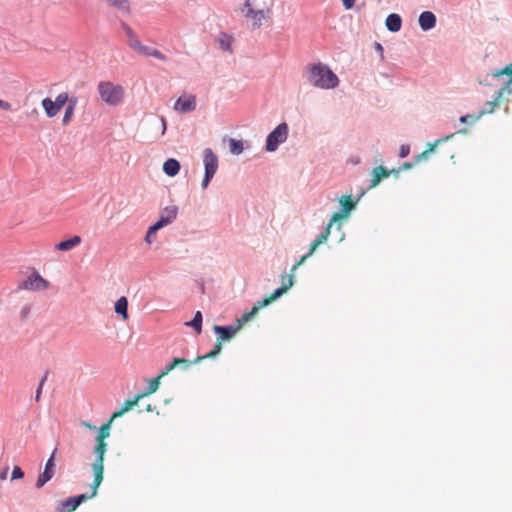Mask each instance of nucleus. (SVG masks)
<instances>
[{
  "label": "nucleus",
  "mask_w": 512,
  "mask_h": 512,
  "mask_svg": "<svg viewBox=\"0 0 512 512\" xmlns=\"http://www.w3.org/2000/svg\"><path fill=\"white\" fill-rule=\"evenodd\" d=\"M305 74L308 83L316 88L328 90L339 85L338 76L322 62L308 65L305 68Z\"/></svg>",
  "instance_id": "f257e3e1"
},
{
  "label": "nucleus",
  "mask_w": 512,
  "mask_h": 512,
  "mask_svg": "<svg viewBox=\"0 0 512 512\" xmlns=\"http://www.w3.org/2000/svg\"><path fill=\"white\" fill-rule=\"evenodd\" d=\"M107 451V443L103 440L96 439V444L94 447V453L96 454V459L92 464V470L94 473V481L91 486V496H96L97 489L103 481V471H104V455Z\"/></svg>",
  "instance_id": "f03ea898"
},
{
  "label": "nucleus",
  "mask_w": 512,
  "mask_h": 512,
  "mask_svg": "<svg viewBox=\"0 0 512 512\" xmlns=\"http://www.w3.org/2000/svg\"><path fill=\"white\" fill-rule=\"evenodd\" d=\"M98 93L105 103L116 106L124 96V89L121 85H115L109 81H102L98 84Z\"/></svg>",
  "instance_id": "7ed1b4c3"
},
{
  "label": "nucleus",
  "mask_w": 512,
  "mask_h": 512,
  "mask_svg": "<svg viewBox=\"0 0 512 512\" xmlns=\"http://www.w3.org/2000/svg\"><path fill=\"white\" fill-rule=\"evenodd\" d=\"M289 128L286 122L277 125L266 137L265 150L274 152L288 138Z\"/></svg>",
  "instance_id": "20e7f679"
},
{
  "label": "nucleus",
  "mask_w": 512,
  "mask_h": 512,
  "mask_svg": "<svg viewBox=\"0 0 512 512\" xmlns=\"http://www.w3.org/2000/svg\"><path fill=\"white\" fill-rule=\"evenodd\" d=\"M49 285V282L33 269L31 275L19 283L18 290L43 291L48 289Z\"/></svg>",
  "instance_id": "39448f33"
},
{
  "label": "nucleus",
  "mask_w": 512,
  "mask_h": 512,
  "mask_svg": "<svg viewBox=\"0 0 512 512\" xmlns=\"http://www.w3.org/2000/svg\"><path fill=\"white\" fill-rule=\"evenodd\" d=\"M357 202L358 199L353 200L351 195H343L339 200L341 211L332 215L330 218L331 223H338L337 228L340 229L341 224L339 221L346 218L349 213L355 209Z\"/></svg>",
  "instance_id": "423d86ee"
},
{
  "label": "nucleus",
  "mask_w": 512,
  "mask_h": 512,
  "mask_svg": "<svg viewBox=\"0 0 512 512\" xmlns=\"http://www.w3.org/2000/svg\"><path fill=\"white\" fill-rule=\"evenodd\" d=\"M57 449L55 448L48 460L46 461L44 470L39 474L38 479L36 481V488H42L47 482H49L54 474H55V453Z\"/></svg>",
  "instance_id": "0eeeda50"
},
{
  "label": "nucleus",
  "mask_w": 512,
  "mask_h": 512,
  "mask_svg": "<svg viewBox=\"0 0 512 512\" xmlns=\"http://www.w3.org/2000/svg\"><path fill=\"white\" fill-rule=\"evenodd\" d=\"M178 207L176 205L167 206L162 209L159 219L151 225L155 230H160L163 227L171 224L177 217Z\"/></svg>",
  "instance_id": "6e6552de"
},
{
  "label": "nucleus",
  "mask_w": 512,
  "mask_h": 512,
  "mask_svg": "<svg viewBox=\"0 0 512 512\" xmlns=\"http://www.w3.org/2000/svg\"><path fill=\"white\" fill-rule=\"evenodd\" d=\"M204 173L214 176L217 172L219 161L217 155L210 148L203 150Z\"/></svg>",
  "instance_id": "1a4fd4ad"
},
{
  "label": "nucleus",
  "mask_w": 512,
  "mask_h": 512,
  "mask_svg": "<svg viewBox=\"0 0 512 512\" xmlns=\"http://www.w3.org/2000/svg\"><path fill=\"white\" fill-rule=\"evenodd\" d=\"M240 328L241 324L226 326L214 325L213 331L218 336L217 341L226 342L230 341L235 336V334L240 330Z\"/></svg>",
  "instance_id": "9d476101"
},
{
  "label": "nucleus",
  "mask_w": 512,
  "mask_h": 512,
  "mask_svg": "<svg viewBox=\"0 0 512 512\" xmlns=\"http://www.w3.org/2000/svg\"><path fill=\"white\" fill-rule=\"evenodd\" d=\"M419 26L423 31H429L436 26V16L431 11H423L418 18Z\"/></svg>",
  "instance_id": "9b49d317"
},
{
  "label": "nucleus",
  "mask_w": 512,
  "mask_h": 512,
  "mask_svg": "<svg viewBox=\"0 0 512 512\" xmlns=\"http://www.w3.org/2000/svg\"><path fill=\"white\" fill-rule=\"evenodd\" d=\"M196 108V99L194 96H189L188 98L179 97L174 105V109L181 112L187 113L195 110Z\"/></svg>",
  "instance_id": "f8f14e48"
},
{
  "label": "nucleus",
  "mask_w": 512,
  "mask_h": 512,
  "mask_svg": "<svg viewBox=\"0 0 512 512\" xmlns=\"http://www.w3.org/2000/svg\"><path fill=\"white\" fill-rule=\"evenodd\" d=\"M385 26L388 31L396 33L400 31L402 27V18L397 13L389 14L385 19Z\"/></svg>",
  "instance_id": "ddd939ff"
},
{
  "label": "nucleus",
  "mask_w": 512,
  "mask_h": 512,
  "mask_svg": "<svg viewBox=\"0 0 512 512\" xmlns=\"http://www.w3.org/2000/svg\"><path fill=\"white\" fill-rule=\"evenodd\" d=\"M94 496L88 494H79L73 497H69L63 501V506L67 507L69 511H74L78 506H80L85 500L89 498H93Z\"/></svg>",
  "instance_id": "4468645a"
},
{
  "label": "nucleus",
  "mask_w": 512,
  "mask_h": 512,
  "mask_svg": "<svg viewBox=\"0 0 512 512\" xmlns=\"http://www.w3.org/2000/svg\"><path fill=\"white\" fill-rule=\"evenodd\" d=\"M244 16L246 18H250L254 20L253 26L256 28H259L262 25V21L266 19L267 15L266 12L263 9H254L249 8L245 13Z\"/></svg>",
  "instance_id": "2eb2a0df"
},
{
  "label": "nucleus",
  "mask_w": 512,
  "mask_h": 512,
  "mask_svg": "<svg viewBox=\"0 0 512 512\" xmlns=\"http://www.w3.org/2000/svg\"><path fill=\"white\" fill-rule=\"evenodd\" d=\"M180 162L174 158L167 159L163 164V171L169 177L176 176L180 171Z\"/></svg>",
  "instance_id": "dca6fc26"
},
{
  "label": "nucleus",
  "mask_w": 512,
  "mask_h": 512,
  "mask_svg": "<svg viewBox=\"0 0 512 512\" xmlns=\"http://www.w3.org/2000/svg\"><path fill=\"white\" fill-rule=\"evenodd\" d=\"M109 6L117 9L124 15L131 13V5L129 0H104Z\"/></svg>",
  "instance_id": "f3484780"
},
{
  "label": "nucleus",
  "mask_w": 512,
  "mask_h": 512,
  "mask_svg": "<svg viewBox=\"0 0 512 512\" xmlns=\"http://www.w3.org/2000/svg\"><path fill=\"white\" fill-rule=\"evenodd\" d=\"M81 237L74 235L71 238L61 241L56 245V249L59 251H69L81 243Z\"/></svg>",
  "instance_id": "a211bd4d"
},
{
  "label": "nucleus",
  "mask_w": 512,
  "mask_h": 512,
  "mask_svg": "<svg viewBox=\"0 0 512 512\" xmlns=\"http://www.w3.org/2000/svg\"><path fill=\"white\" fill-rule=\"evenodd\" d=\"M141 399V396H139L138 394L133 398V399H128L124 402V405L122 406V408L116 412H114L111 416H112V419H115V418H118V417H121L123 416L126 412L130 411L131 409H133L134 406H136L139 402V400Z\"/></svg>",
  "instance_id": "6ab92c4d"
},
{
  "label": "nucleus",
  "mask_w": 512,
  "mask_h": 512,
  "mask_svg": "<svg viewBox=\"0 0 512 512\" xmlns=\"http://www.w3.org/2000/svg\"><path fill=\"white\" fill-rule=\"evenodd\" d=\"M120 26L124 30L127 38L128 45L134 50L136 46L139 44V39L136 33L132 30V28L124 21H120Z\"/></svg>",
  "instance_id": "aec40b11"
},
{
  "label": "nucleus",
  "mask_w": 512,
  "mask_h": 512,
  "mask_svg": "<svg viewBox=\"0 0 512 512\" xmlns=\"http://www.w3.org/2000/svg\"><path fill=\"white\" fill-rule=\"evenodd\" d=\"M334 223H331V220H329V223L328 225L326 226V228L324 229V231H322L314 241H312V243L310 244V248H311V252H314L317 247L326 242L329 235H330V231H331V227L333 226Z\"/></svg>",
  "instance_id": "412c9836"
},
{
  "label": "nucleus",
  "mask_w": 512,
  "mask_h": 512,
  "mask_svg": "<svg viewBox=\"0 0 512 512\" xmlns=\"http://www.w3.org/2000/svg\"><path fill=\"white\" fill-rule=\"evenodd\" d=\"M77 104H78V98L75 96H72L71 100L69 101V103L66 105V108H65V113H64V116L62 119L63 125H67L70 123Z\"/></svg>",
  "instance_id": "4be33fe9"
},
{
  "label": "nucleus",
  "mask_w": 512,
  "mask_h": 512,
  "mask_svg": "<svg viewBox=\"0 0 512 512\" xmlns=\"http://www.w3.org/2000/svg\"><path fill=\"white\" fill-rule=\"evenodd\" d=\"M115 312L120 315L124 320L128 319V300L125 296L120 297L114 306Z\"/></svg>",
  "instance_id": "5701e85b"
},
{
  "label": "nucleus",
  "mask_w": 512,
  "mask_h": 512,
  "mask_svg": "<svg viewBox=\"0 0 512 512\" xmlns=\"http://www.w3.org/2000/svg\"><path fill=\"white\" fill-rule=\"evenodd\" d=\"M294 284V275L289 274V278L287 279V283H284V286H281L274 290V292L270 295V300H277L284 293H286Z\"/></svg>",
  "instance_id": "b1692460"
},
{
  "label": "nucleus",
  "mask_w": 512,
  "mask_h": 512,
  "mask_svg": "<svg viewBox=\"0 0 512 512\" xmlns=\"http://www.w3.org/2000/svg\"><path fill=\"white\" fill-rule=\"evenodd\" d=\"M41 105L49 118H52L59 113V109L56 107L55 103L49 97L44 98L41 102Z\"/></svg>",
  "instance_id": "393cba45"
},
{
  "label": "nucleus",
  "mask_w": 512,
  "mask_h": 512,
  "mask_svg": "<svg viewBox=\"0 0 512 512\" xmlns=\"http://www.w3.org/2000/svg\"><path fill=\"white\" fill-rule=\"evenodd\" d=\"M202 322V313L200 311H197L190 321L185 322V326L192 327L197 334H200L202 332Z\"/></svg>",
  "instance_id": "a878e982"
},
{
  "label": "nucleus",
  "mask_w": 512,
  "mask_h": 512,
  "mask_svg": "<svg viewBox=\"0 0 512 512\" xmlns=\"http://www.w3.org/2000/svg\"><path fill=\"white\" fill-rule=\"evenodd\" d=\"M221 350H222V343L220 341H217V343L214 345V348L209 353H207L206 355H203V356H197L194 359V362L199 363L204 359L216 358L220 354Z\"/></svg>",
  "instance_id": "bb28decb"
},
{
  "label": "nucleus",
  "mask_w": 512,
  "mask_h": 512,
  "mask_svg": "<svg viewBox=\"0 0 512 512\" xmlns=\"http://www.w3.org/2000/svg\"><path fill=\"white\" fill-rule=\"evenodd\" d=\"M160 379H161V377H159V375H158L156 378H153L149 381L148 386L146 387L145 391L138 394L139 396H141V399L156 392V390L158 389L159 384H160Z\"/></svg>",
  "instance_id": "cd10ccee"
},
{
  "label": "nucleus",
  "mask_w": 512,
  "mask_h": 512,
  "mask_svg": "<svg viewBox=\"0 0 512 512\" xmlns=\"http://www.w3.org/2000/svg\"><path fill=\"white\" fill-rule=\"evenodd\" d=\"M232 41L233 37L227 33H221L218 40L220 48L227 52H232Z\"/></svg>",
  "instance_id": "c85d7f7f"
},
{
  "label": "nucleus",
  "mask_w": 512,
  "mask_h": 512,
  "mask_svg": "<svg viewBox=\"0 0 512 512\" xmlns=\"http://www.w3.org/2000/svg\"><path fill=\"white\" fill-rule=\"evenodd\" d=\"M228 143L229 150L233 155H240L244 151V145L241 140L230 138Z\"/></svg>",
  "instance_id": "c756f323"
},
{
  "label": "nucleus",
  "mask_w": 512,
  "mask_h": 512,
  "mask_svg": "<svg viewBox=\"0 0 512 512\" xmlns=\"http://www.w3.org/2000/svg\"><path fill=\"white\" fill-rule=\"evenodd\" d=\"M114 419H112V416L108 420V422L104 423L98 430V435L96 439L105 441L106 438L110 436V427L111 423Z\"/></svg>",
  "instance_id": "7c9ffc66"
},
{
  "label": "nucleus",
  "mask_w": 512,
  "mask_h": 512,
  "mask_svg": "<svg viewBox=\"0 0 512 512\" xmlns=\"http://www.w3.org/2000/svg\"><path fill=\"white\" fill-rule=\"evenodd\" d=\"M179 362H184L183 360H179V357H175L170 363L166 364L161 370L159 377L166 376L169 372L179 366Z\"/></svg>",
  "instance_id": "2f4dec72"
},
{
  "label": "nucleus",
  "mask_w": 512,
  "mask_h": 512,
  "mask_svg": "<svg viewBox=\"0 0 512 512\" xmlns=\"http://www.w3.org/2000/svg\"><path fill=\"white\" fill-rule=\"evenodd\" d=\"M490 75H492L494 78H499V77L504 76V75L512 76V63L506 65L502 69L492 70Z\"/></svg>",
  "instance_id": "473e14b6"
},
{
  "label": "nucleus",
  "mask_w": 512,
  "mask_h": 512,
  "mask_svg": "<svg viewBox=\"0 0 512 512\" xmlns=\"http://www.w3.org/2000/svg\"><path fill=\"white\" fill-rule=\"evenodd\" d=\"M71 100V97H69L68 93L63 92L56 96L55 101H53L56 105V107L59 109V111L63 108V106Z\"/></svg>",
  "instance_id": "72a5a7b5"
},
{
  "label": "nucleus",
  "mask_w": 512,
  "mask_h": 512,
  "mask_svg": "<svg viewBox=\"0 0 512 512\" xmlns=\"http://www.w3.org/2000/svg\"><path fill=\"white\" fill-rule=\"evenodd\" d=\"M454 135H455V134H454V133H452V134H449V135H446V136H444V137H442V138L437 139V140H436L435 142H433V143H428V149H427V152H428L429 154L433 153V152L435 151V148H436L437 146H439V145H440V144H442V143L447 142L448 140H450L451 138H453V137H454Z\"/></svg>",
  "instance_id": "f704fd0d"
},
{
  "label": "nucleus",
  "mask_w": 512,
  "mask_h": 512,
  "mask_svg": "<svg viewBox=\"0 0 512 512\" xmlns=\"http://www.w3.org/2000/svg\"><path fill=\"white\" fill-rule=\"evenodd\" d=\"M499 105L497 104V102L495 101H487L485 103V107L480 109L479 110V116H484L486 114H491L495 111V109L498 107Z\"/></svg>",
  "instance_id": "c9c22d12"
},
{
  "label": "nucleus",
  "mask_w": 512,
  "mask_h": 512,
  "mask_svg": "<svg viewBox=\"0 0 512 512\" xmlns=\"http://www.w3.org/2000/svg\"><path fill=\"white\" fill-rule=\"evenodd\" d=\"M481 116H479V112L477 114H466L459 118V121L463 124L470 123L473 124L477 122Z\"/></svg>",
  "instance_id": "e433bc0d"
},
{
  "label": "nucleus",
  "mask_w": 512,
  "mask_h": 512,
  "mask_svg": "<svg viewBox=\"0 0 512 512\" xmlns=\"http://www.w3.org/2000/svg\"><path fill=\"white\" fill-rule=\"evenodd\" d=\"M134 50L144 56H151L154 48L150 47V46L143 45L141 42H139V44L136 46V48Z\"/></svg>",
  "instance_id": "4c0bfd02"
},
{
  "label": "nucleus",
  "mask_w": 512,
  "mask_h": 512,
  "mask_svg": "<svg viewBox=\"0 0 512 512\" xmlns=\"http://www.w3.org/2000/svg\"><path fill=\"white\" fill-rule=\"evenodd\" d=\"M257 314V308H252V310L248 313L242 315L241 319L237 320V324L243 325V323L248 322Z\"/></svg>",
  "instance_id": "58836bf2"
},
{
  "label": "nucleus",
  "mask_w": 512,
  "mask_h": 512,
  "mask_svg": "<svg viewBox=\"0 0 512 512\" xmlns=\"http://www.w3.org/2000/svg\"><path fill=\"white\" fill-rule=\"evenodd\" d=\"M31 309H32V307H31V305H30V304H25V305L21 308V311H20L19 317H20V320H21L22 322H25V321L28 319V317H29V315H30V313H31Z\"/></svg>",
  "instance_id": "ea45409f"
},
{
  "label": "nucleus",
  "mask_w": 512,
  "mask_h": 512,
  "mask_svg": "<svg viewBox=\"0 0 512 512\" xmlns=\"http://www.w3.org/2000/svg\"><path fill=\"white\" fill-rule=\"evenodd\" d=\"M505 94H508V90L505 89V85H503L499 90L495 91L493 94V101L497 102L500 105L501 99Z\"/></svg>",
  "instance_id": "a19ab883"
},
{
  "label": "nucleus",
  "mask_w": 512,
  "mask_h": 512,
  "mask_svg": "<svg viewBox=\"0 0 512 512\" xmlns=\"http://www.w3.org/2000/svg\"><path fill=\"white\" fill-rule=\"evenodd\" d=\"M313 253H314V252H311V248H309L308 253H306L305 255H303V256L299 259V261H298L296 264H294V265L292 266V268H291V273H290V274H293V273L297 270V268H298L300 265H302V264L304 263V261H305L307 258H309Z\"/></svg>",
  "instance_id": "79ce46f5"
},
{
  "label": "nucleus",
  "mask_w": 512,
  "mask_h": 512,
  "mask_svg": "<svg viewBox=\"0 0 512 512\" xmlns=\"http://www.w3.org/2000/svg\"><path fill=\"white\" fill-rule=\"evenodd\" d=\"M156 233H157V230H155L152 226H150L147 230V233L145 236V241L149 244L154 242V240L156 238Z\"/></svg>",
  "instance_id": "37998d69"
},
{
  "label": "nucleus",
  "mask_w": 512,
  "mask_h": 512,
  "mask_svg": "<svg viewBox=\"0 0 512 512\" xmlns=\"http://www.w3.org/2000/svg\"><path fill=\"white\" fill-rule=\"evenodd\" d=\"M382 178L380 177V175L378 174V172L375 171V168L372 170V179L370 181V184H369V188H374L376 187L380 182H381Z\"/></svg>",
  "instance_id": "c03bdc74"
},
{
  "label": "nucleus",
  "mask_w": 512,
  "mask_h": 512,
  "mask_svg": "<svg viewBox=\"0 0 512 512\" xmlns=\"http://www.w3.org/2000/svg\"><path fill=\"white\" fill-rule=\"evenodd\" d=\"M24 477V471L19 466H14L11 474V480L22 479Z\"/></svg>",
  "instance_id": "a18cd8bd"
},
{
  "label": "nucleus",
  "mask_w": 512,
  "mask_h": 512,
  "mask_svg": "<svg viewBox=\"0 0 512 512\" xmlns=\"http://www.w3.org/2000/svg\"><path fill=\"white\" fill-rule=\"evenodd\" d=\"M375 171L378 172V174L380 175V177L382 179L387 178L392 174V171H389L387 168H385L382 165L375 167Z\"/></svg>",
  "instance_id": "49530a36"
},
{
  "label": "nucleus",
  "mask_w": 512,
  "mask_h": 512,
  "mask_svg": "<svg viewBox=\"0 0 512 512\" xmlns=\"http://www.w3.org/2000/svg\"><path fill=\"white\" fill-rule=\"evenodd\" d=\"M273 300H270V296L269 297H266L260 301H257L254 305V308H257V312L259 311V309L269 305L270 303H272Z\"/></svg>",
  "instance_id": "de8ad7c7"
},
{
  "label": "nucleus",
  "mask_w": 512,
  "mask_h": 512,
  "mask_svg": "<svg viewBox=\"0 0 512 512\" xmlns=\"http://www.w3.org/2000/svg\"><path fill=\"white\" fill-rule=\"evenodd\" d=\"M410 153V146L408 144H402L399 150V157L406 158Z\"/></svg>",
  "instance_id": "09e8293b"
},
{
  "label": "nucleus",
  "mask_w": 512,
  "mask_h": 512,
  "mask_svg": "<svg viewBox=\"0 0 512 512\" xmlns=\"http://www.w3.org/2000/svg\"><path fill=\"white\" fill-rule=\"evenodd\" d=\"M179 360H183L184 362H179V365L183 370H187L192 364H196L194 360H188L185 358H179Z\"/></svg>",
  "instance_id": "8fccbe9b"
},
{
  "label": "nucleus",
  "mask_w": 512,
  "mask_h": 512,
  "mask_svg": "<svg viewBox=\"0 0 512 512\" xmlns=\"http://www.w3.org/2000/svg\"><path fill=\"white\" fill-rule=\"evenodd\" d=\"M152 57L158 59V60H161V61H166L167 60V57L159 50L155 49L152 51Z\"/></svg>",
  "instance_id": "3c124183"
},
{
  "label": "nucleus",
  "mask_w": 512,
  "mask_h": 512,
  "mask_svg": "<svg viewBox=\"0 0 512 512\" xmlns=\"http://www.w3.org/2000/svg\"><path fill=\"white\" fill-rule=\"evenodd\" d=\"M214 176L208 175L204 173V177L202 179L201 187L202 189H206L208 185L210 184L211 180Z\"/></svg>",
  "instance_id": "603ef678"
},
{
  "label": "nucleus",
  "mask_w": 512,
  "mask_h": 512,
  "mask_svg": "<svg viewBox=\"0 0 512 512\" xmlns=\"http://www.w3.org/2000/svg\"><path fill=\"white\" fill-rule=\"evenodd\" d=\"M430 154L425 150L424 152L416 155L414 157L415 163H419L420 161L426 160Z\"/></svg>",
  "instance_id": "864d4df0"
},
{
  "label": "nucleus",
  "mask_w": 512,
  "mask_h": 512,
  "mask_svg": "<svg viewBox=\"0 0 512 512\" xmlns=\"http://www.w3.org/2000/svg\"><path fill=\"white\" fill-rule=\"evenodd\" d=\"M343 6L346 10L352 9L355 5V0H342Z\"/></svg>",
  "instance_id": "5fc2aeb1"
},
{
  "label": "nucleus",
  "mask_w": 512,
  "mask_h": 512,
  "mask_svg": "<svg viewBox=\"0 0 512 512\" xmlns=\"http://www.w3.org/2000/svg\"><path fill=\"white\" fill-rule=\"evenodd\" d=\"M9 467H5L3 470L0 471V481H4L7 479Z\"/></svg>",
  "instance_id": "6e6d98bb"
},
{
  "label": "nucleus",
  "mask_w": 512,
  "mask_h": 512,
  "mask_svg": "<svg viewBox=\"0 0 512 512\" xmlns=\"http://www.w3.org/2000/svg\"><path fill=\"white\" fill-rule=\"evenodd\" d=\"M42 390H43V387H41V386L37 387L36 392H35V397H34L36 402L40 401V398H41V395H42Z\"/></svg>",
  "instance_id": "4d7b16f0"
},
{
  "label": "nucleus",
  "mask_w": 512,
  "mask_h": 512,
  "mask_svg": "<svg viewBox=\"0 0 512 512\" xmlns=\"http://www.w3.org/2000/svg\"><path fill=\"white\" fill-rule=\"evenodd\" d=\"M375 50L380 54L381 57H383V46L379 42L374 43Z\"/></svg>",
  "instance_id": "13d9d810"
},
{
  "label": "nucleus",
  "mask_w": 512,
  "mask_h": 512,
  "mask_svg": "<svg viewBox=\"0 0 512 512\" xmlns=\"http://www.w3.org/2000/svg\"><path fill=\"white\" fill-rule=\"evenodd\" d=\"M504 85H505V89L508 90V94H512V77L509 80H507L504 83Z\"/></svg>",
  "instance_id": "bf43d9fd"
},
{
  "label": "nucleus",
  "mask_w": 512,
  "mask_h": 512,
  "mask_svg": "<svg viewBox=\"0 0 512 512\" xmlns=\"http://www.w3.org/2000/svg\"><path fill=\"white\" fill-rule=\"evenodd\" d=\"M81 425L89 430H96V426L87 421H82Z\"/></svg>",
  "instance_id": "052dcab7"
},
{
  "label": "nucleus",
  "mask_w": 512,
  "mask_h": 512,
  "mask_svg": "<svg viewBox=\"0 0 512 512\" xmlns=\"http://www.w3.org/2000/svg\"><path fill=\"white\" fill-rule=\"evenodd\" d=\"M48 374H49V372L46 371L45 374L40 379L38 386L44 387V385H45V383H46V381L48 379Z\"/></svg>",
  "instance_id": "680f3d73"
},
{
  "label": "nucleus",
  "mask_w": 512,
  "mask_h": 512,
  "mask_svg": "<svg viewBox=\"0 0 512 512\" xmlns=\"http://www.w3.org/2000/svg\"><path fill=\"white\" fill-rule=\"evenodd\" d=\"M57 512H71L67 507L63 506V501L57 506Z\"/></svg>",
  "instance_id": "e2e57ef3"
},
{
  "label": "nucleus",
  "mask_w": 512,
  "mask_h": 512,
  "mask_svg": "<svg viewBox=\"0 0 512 512\" xmlns=\"http://www.w3.org/2000/svg\"><path fill=\"white\" fill-rule=\"evenodd\" d=\"M256 0H245L244 2V8H246V11L249 9V8H253V4Z\"/></svg>",
  "instance_id": "0e129e2a"
},
{
  "label": "nucleus",
  "mask_w": 512,
  "mask_h": 512,
  "mask_svg": "<svg viewBox=\"0 0 512 512\" xmlns=\"http://www.w3.org/2000/svg\"><path fill=\"white\" fill-rule=\"evenodd\" d=\"M11 105L8 102H5L0 99V109L8 110L10 109Z\"/></svg>",
  "instance_id": "69168bd1"
},
{
  "label": "nucleus",
  "mask_w": 512,
  "mask_h": 512,
  "mask_svg": "<svg viewBox=\"0 0 512 512\" xmlns=\"http://www.w3.org/2000/svg\"><path fill=\"white\" fill-rule=\"evenodd\" d=\"M413 165H414L413 163H410V162H404V163L402 164V166L400 167V171H401V170L410 169V168H412V167H413Z\"/></svg>",
  "instance_id": "338daca9"
},
{
  "label": "nucleus",
  "mask_w": 512,
  "mask_h": 512,
  "mask_svg": "<svg viewBox=\"0 0 512 512\" xmlns=\"http://www.w3.org/2000/svg\"><path fill=\"white\" fill-rule=\"evenodd\" d=\"M161 122H162V134H164L166 131V128H167L166 120L162 117Z\"/></svg>",
  "instance_id": "774afa93"
}]
</instances>
